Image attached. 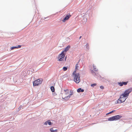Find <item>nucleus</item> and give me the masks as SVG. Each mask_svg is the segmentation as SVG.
<instances>
[{
	"mask_svg": "<svg viewBox=\"0 0 132 132\" xmlns=\"http://www.w3.org/2000/svg\"><path fill=\"white\" fill-rule=\"evenodd\" d=\"M51 89L52 92H53L54 91L55 89L54 87L51 86Z\"/></svg>",
	"mask_w": 132,
	"mask_h": 132,
	"instance_id": "obj_15",
	"label": "nucleus"
},
{
	"mask_svg": "<svg viewBox=\"0 0 132 132\" xmlns=\"http://www.w3.org/2000/svg\"><path fill=\"white\" fill-rule=\"evenodd\" d=\"M42 81L43 80L41 79H39L35 80L33 82V85L34 86H38L42 83Z\"/></svg>",
	"mask_w": 132,
	"mask_h": 132,
	"instance_id": "obj_6",
	"label": "nucleus"
},
{
	"mask_svg": "<svg viewBox=\"0 0 132 132\" xmlns=\"http://www.w3.org/2000/svg\"><path fill=\"white\" fill-rule=\"evenodd\" d=\"M21 47V46L20 45H18V46H16V47H17V48H20Z\"/></svg>",
	"mask_w": 132,
	"mask_h": 132,
	"instance_id": "obj_22",
	"label": "nucleus"
},
{
	"mask_svg": "<svg viewBox=\"0 0 132 132\" xmlns=\"http://www.w3.org/2000/svg\"><path fill=\"white\" fill-rule=\"evenodd\" d=\"M122 117V116L121 115H118L109 118L108 119V120L109 121L116 120L121 119Z\"/></svg>",
	"mask_w": 132,
	"mask_h": 132,
	"instance_id": "obj_3",
	"label": "nucleus"
},
{
	"mask_svg": "<svg viewBox=\"0 0 132 132\" xmlns=\"http://www.w3.org/2000/svg\"><path fill=\"white\" fill-rule=\"evenodd\" d=\"M16 46L12 47H11V49L13 50L15 48H17Z\"/></svg>",
	"mask_w": 132,
	"mask_h": 132,
	"instance_id": "obj_18",
	"label": "nucleus"
},
{
	"mask_svg": "<svg viewBox=\"0 0 132 132\" xmlns=\"http://www.w3.org/2000/svg\"><path fill=\"white\" fill-rule=\"evenodd\" d=\"M124 96L122 95L121 94L120 98L118 100L116 103H120L125 101L127 98Z\"/></svg>",
	"mask_w": 132,
	"mask_h": 132,
	"instance_id": "obj_4",
	"label": "nucleus"
},
{
	"mask_svg": "<svg viewBox=\"0 0 132 132\" xmlns=\"http://www.w3.org/2000/svg\"><path fill=\"white\" fill-rule=\"evenodd\" d=\"M65 54L63 52H62L60 54L58 57V61H61L63 60L65 56Z\"/></svg>",
	"mask_w": 132,
	"mask_h": 132,
	"instance_id": "obj_7",
	"label": "nucleus"
},
{
	"mask_svg": "<svg viewBox=\"0 0 132 132\" xmlns=\"http://www.w3.org/2000/svg\"><path fill=\"white\" fill-rule=\"evenodd\" d=\"M93 69L94 71H97V69L96 68V67L95 65H93Z\"/></svg>",
	"mask_w": 132,
	"mask_h": 132,
	"instance_id": "obj_14",
	"label": "nucleus"
},
{
	"mask_svg": "<svg viewBox=\"0 0 132 132\" xmlns=\"http://www.w3.org/2000/svg\"><path fill=\"white\" fill-rule=\"evenodd\" d=\"M63 69L64 71H66L67 70V68L66 67H64L63 68Z\"/></svg>",
	"mask_w": 132,
	"mask_h": 132,
	"instance_id": "obj_17",
	"label": "nucleus"
},
{
	"mask_svg": "<svg viewBox=\"0 0 132 132\" xmlns=\"http://www.w3.org/2000/svg\"><path fill=\"white\" fill-rule=\"evenodd\" d=\"M48 124L49 125H51L52 124L50 120H48Z\"/></svg>",
	"mask_w": 132,
	"mask_h": 132,
	"instance_id": "obj_16",
	"label": "nucleus"
},
{
	"mask_svg": "<svg viewBox=\"0 0 132 132\" xmlns=\"http://www.w3.org/2000/svg\"><path fill=\"white\" fill-rule=\"evenodd\" d=\"M96 84H91V86L92 87H94V86H96Z\"/></svg>",
	"mask_w": 132,
	"mask_h": 132,
	"instance_id": "obj_19",
	"label": "nucleus"
},
{
	"mask_svg": "<svg viewBox=\"0 0 132 132\" xmlns=\"http://www.w3.org/2000/svg\"><path fill=\"white\" fill-rule=\"evenodd\" d=\"M128 81L126 82H118L117 83L120 86H123V85H126L128 83Z\"/></svg>",
	"mask_w": 132,
	"mask_h": 132,
	"instance_id": "obj_9",
	"label": "nucleus"
},
{
	"mask_svg": "<svg viewBox=\"0 0 132 132\" xmlns=\"http://www.w3.org/2000/svg\"><path fill=\"white\" fill-rule=\"evenodd\" d=\"M100 88L101 89H104V87L103 86H100Z\"/></svg>",
	"mask_w": 132,
	"mask_h": 132,
	"instance_id": "obj_23",
	"label": "nucleus"
},
{
	"mask_svg": "<svg viewBox=\"0 0 132 132\" xmlns=\"http://www.w3.org/2000/svg\"><path fill=\"white\" fill-rule=\"evenodd\" d=\"M84 91V89H82L81 88H79L77 90V92L78 93H79L80 92H83Z\"/></svg>",
	"mask_w": 132,
	"mask_h": 132,
	"instance_id": "obj_13",
	"label": "nucleus"
},
{
	"mask_svg": "<svg viewBox=\"0 0 132 132\" xmlns=\"http://www.w3.org/2000/svg\"><path fill=\"white\" fill-rule=\"evenodd\" d=\"M93 72V70L92 71V72Z\"/></svg>",
	"mask_w": 132,
	"mask_h": 132,
	"instance_id": "obj_25",
	"label": "nucleus"
},
{
	"mask_svg": "<svg viewBox=\"0 0 132 132\" xmlns=\"http://www.w3.org/2000/svg\"><path fill=\"white\" fill-rule=\"evenodd\" d=\"M132 91V89L130 88L126 90L124 92L121 94L122 95L124 96L127 98L129 95V93L131 92Z\"/></svg>",
	"mask_w": 132,
	"mask_h": 132,
	"instance_id": "obj_5",
	"label": "nucleus"
},
{
	"mask_svg": "<svg viewBox=\"0 0 132 132\" xmlns=\"http://www.w3.org/2000/svg\"><path fill=\"white\" fill-rule=\"evenodd\" d=\"M81 36L80 37V38H81Z\"/></svg>",
	"mask_w": 132,
	"mask_h": 132,
	"instance_id": "obj_27",
	"label": "nucleus"
},
{
	"mask_svg": "<svg viewBox=\"0 0 132 132\" xmlns=\"http://www.w3.org/2000/svg\"><path fill=\"white\" fill-rule=\"evenodd\" d=\"M115 111V110H113V111H111L109 112V113H107L106 114V115H107L108 114L111 113H112L113 112Z\"/></svg>",
	"mask_w": 132,
	"mask_h": 132,
	"instance_id": "obj_20",
	"label": "nucleus"
},
{
	"mask_svg": "<svg viewBox=\"0 0 132 132\" xmlns=\"http://www.w3.org/2000/svg\"><path fill=\"white\" fill-rule=\"evenodd\" d=\"M74 76V81L77 83H79L80 80V75L79 73L72 74Z\"/></svg>",
	"mask_w": 132,
	"mask_h": 132,
	"instance_id": "obj_2",
	"label": "nucleus"
},
{
	"mask_svg": "<svg viewBox=\"0 0 132 132\" xmlns=\"http://www.w3.org/2000/svg\"><path fill=\"white\" fill-rule=\"evenodd\" d=\"M54 128L55 127H53L50 129V130L51 132H57V130L54 129Z\"/></svg>",
	"mask_w": 132,
	"mask_h": 132,
	"instance_id": "obj_11",
	"label": "nucleus"
},
{
	"mask_svg": "<svg viewBox=\"0 0 132 132\" xmlns=\"http://www.w3.org/2000/svg\"><path fill=\"white\" fill-rule=\"evenodd\" d=\"M64 93L62 94V98L65 100H69L70 97L73 94V92L69 94L68 96H66L69 93V90L68 89H64Z\"/></svg>",
	"mask_w": 132,
	"mask_h": 132,
	"instance_id": "obj_1",
	"label": "nucleus"
},
{
	"mask_svg": "<svg viewBox=\"0 0 132 132\" xmlns=\"http://www.w3.org/2000/svg\"><path fill=\"white\" fill-rule=\"evenodd\" d=\"M70 46L68 45L64 49V50L62 52H63L64 53V52H66L69 50V48H70Z\"/></svg>",
	"mask_w": 132,
	"mask_h": 132,
	"instance_id": "obj_10",
	"label": "nucleus"
},
{
	"mask_svg": "<svg viewBox=\"0 0 132 132\" xmlns=\"http://www.w3.org/2000/svg\"><path fill=\"white\" fill-rule=\"evenodd\" d=\"M86 47L88 49L89 48V45L88 44H87L86 45Z\"/></svg>",
	"mask_w": 132,
	"mask_h": 132,
	"instance_id": "obj_21",
	"label": "nucleus"
},
{
	"mask_svg": "<svg viewBox=\"0 0 132 132\" xmlns=\"http://www.w3.org/2000/svg\"><path fill=\"white\" fill-rule=\"evenodd\" d=\"M47 123H48V121H46L45 123H44V124L45 125H47Z\"/></svg>",
	"mask_w": 132,
	"mask_h": 132,
	"instance_id": "obj_24",
	"label": "nucleus"
},
{
	"mask_svg": "<svg viewBox=\"0 0 132 132\" xmlns=\"http://www.w3.org/2000/svg\"><path fill=\"white\" fill-rule=\"evenodd\" d=\"M71 16V15L70 13H68L66 15L65 18L62 20V21L63 22H65L66 21L69 20Z\"/></svg>",
	"mask_w": 132,
	"mask_h": 132,
	"instance_id": "obj_8",
	"label": "nucleus"
},
{
	"mask_svg": "<svg viewBox=\"0 0 132 132\" xmlns=\"http://www.w3.org/2000/svg\"><path fill=\"white\" fill-rule=\"evenodd\" d=\"M78 64H76L75 65V70L72 73V74H74L76 72L77 70L78 69Z\"/></svg>",
	"mask_w": 132,
	"mask_h": 132,
	"instance_id": "obj_12",
	"label": "nucleus"
},
{
	"mask_svg": "<svg viewBox=\"0 0 132 132\" xmlns=\"http://www.w3.org/2000/svg\"><path fill=\"white\" fill-rule=\"evenodd\" d=\"M20 108H21L22 107H21V106H20L19 107V108H20Z\"/></svg>",
	"mask_w": 132,
	"mask_h": 132,
	"instance_id": "obj_26",
	"label": "nucleus"
}]
</instances>
